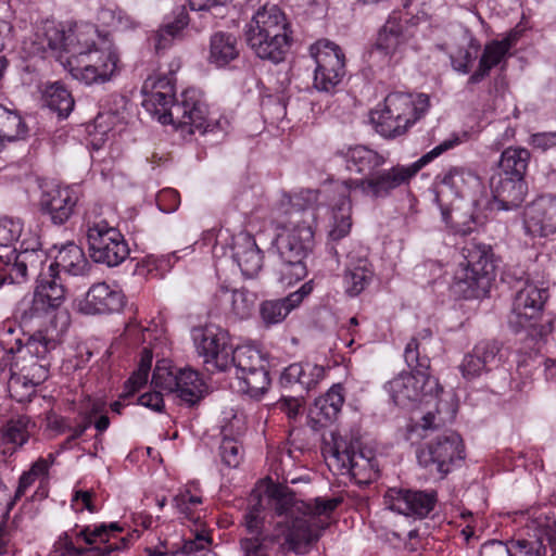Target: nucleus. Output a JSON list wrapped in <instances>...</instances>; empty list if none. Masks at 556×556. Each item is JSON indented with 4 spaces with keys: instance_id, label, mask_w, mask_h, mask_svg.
Masks as SVG:
<instances>
[{
    "instance_id": "f257e3e1",
    "label": "nucleus",
    "mask_w": 556,
    "mask_h": 556,
    "mask_svg": "<svg viewBox=\"0 0 556 556\" xmlns=\"http://www.w3.org/2000/svg\"><path fill=\"white\" fill-rule=\"evenodd\" d=\"M341 502L338 497L299 501L287 486L271 485L264 495L250 496L241 521L244 529L241 536H269L265 530L269 509L276 518L275 528L285 536L288 549L295 554H306L328 527L326 518Z\"/></svg>"
},
{
    "instance_id": "f03ea898",
    "label": "nucleus",
    "mask_w": 556,
    "mask_h": 556,
    "mask_svg": "<svg viewBox=\"0 0 556 556\" xmlns=\"http://www.w3.org/2000/svg\"><path fill=\"white\" fill-rule=\"evenodd\" d=\"M172 77L150 76L142 86V106L161 124H172L176 128L188 127L189 134L201 135L214 130L206 119L207 106L195 89H186L180 98H175Z\"/></svg>"
},
{
    "instance_id": "7ed1b4c3",
    "label": "nucleus",
    "mask_w": 556,
    "mask_h": 556,
    "mask_svg": "<svg viewBox=\"0 0 556 556\" xmlns=\"http://www.w3.org/2000/svg\"><path fill=\"white\" fill-rule=\"evenodd\" d=\"M288 215V222L273 241V252L276 255L274 275L283 287H290L305 278V258L314 247V210L292 203Z\"/></svg>"
},
{
    "instance_id": "20e7f679",
    "label": "nucleus",
    "mask_w": 556,
    "mask_h": 556,
    "mask_svg": "<svg viewBox=\"0 0 556 556\" xmlns=\"http://www.w3.org/2000/svg\"><path fill=\"white\" fill-rule=\"evenodd\" d=\"M247 43L253 53L273 64L283 62L292 46V30L277 4L261 7L245 26Z\"/></svg>"
},
{
    "instance_id": "39448f33",
    "label": "nucleus",
    "mask_w": 556,
    "mask_h": 556,
    "mask_svg": "<svg viewBox=\"0 0 556 556\" xmlns=\"http://www.w3.org/2000/svg\"><path fill=\"white\" fill-rule=\"evenodd\" d=\"M459 143L458 137L444 140L410 165H395L389 169H377L370 177L346 179L341 182L344 193L359 191L374 200L390 197L397 188L408 185L410 179L427 164ZM345 198L346 194H343Z\"/></svg>"
},
{
    "instance_id": "423d86ee",
    "label": "nucleus",
    "mask_w": 556,
    "mask_h": 556,
    "mask_svg": "<svg viewBox=\"0 0 556 556\" xmlns=\"http://www.w3.org/2000/svg\"><path fill=\"white\" fill-rule=\"evenodd\" d=\"M464 262L454 274V293L473 299L484 296L495 278V264L492 247L471 240L463 248Z\"/></svg>"
},
{
    "instance_id": "0eeeda50",
    "label": "nucleus",
    "mask_w": 556,
    "mask_h": 556,
    "mask_svg": "<svg viewBox=\"0 0 556 556\" xmlns=\"http://www.w3.org/2000/svg\"><path fill=\"white\" fill-rule=\"evenodd\" d=\"M98 29L91 24H75L67 30L61 25L47 23L42 33L35 35L30 53L46 56L47 54L61 56L63 52L71 56L67 63L72 66L74 63H80L84 54L91 52L96 48V37Z\"/></svg>"
},
{
    "instance_id": "6e6552de",
    "label": "nucleus",
    "mask_w": 556,
    "mask_h": 556,
    "mask_svg": "<svg viewBox=\"0 0 556 556\" xmlns=\"http://www.w3.org/2000/svg\"><path fill=\"white\" fill-rule=\"evenodd\" d=\"M429 109V97L391 92L384 99L383 109L371 114L378 134L387 139L403 136Z\"/></svg>"
},
{
    "instance_id": "1a4fd4ad",
    "label": "nucleus",
    "mask_w": 556,
    "mask_h": 556,
    "mask_svg": "<svg viewBox=\"0 0 556 556\" xmlns=\"http://www.w3.org/2000/svg\"><path fill=\"white\" fill-rule=\"evenodd\" d=\"M84 227L89 254L94 263L115 267L128 257L130 250L124 236L101 216L98 207L86 212Z\"/></svg>"
},
{
    "instance_id": "9d476101",
    "label": "nucleus",
    "mask_w": 556,
    "mask_h": 556,
    "mask_svg": "<svg viewBox=\"0 0 556 556\" xmlns=\"http://www.w3.org/2000/svg\"><path fill=\"white\" fill-rule=\"evenodd\" d=\"M268 363L264 354L252 345L232 349L230 368H235L238 390L253 399H261L269 389Z\"/></svg>"
},
{
    "instance_id": "9b49d317",
    "label": "nucleus",
    "mask_w": 556,
    "mask_h": 556,
    "mask_svg": "<svg viewBox=\"0 0 556 556\" xmlns=\"http://www.w3.org/2000/svg\"><path fill=\"white\" fill-rule=\"evenodd\" d=\"M325 457L329 468L339 475H350L359 481H371L379 475L378 460L374 456L356 451L353 443L342 439L334 440Z\"/></svg>"
},
{
    "instance_id": "f8f14e48",
    "label": "nucleus",
    "mask_w": 556,
    "mask_h": 556,
    "mask_svg": "<svg viewBox=\"0 0 556 556\" xmlns=\"http://www.w3.org/2000/svg\"><path fill=\"white\" fill-rule=\"evenodd\" d=\"M309 51L316 64L313 86L318 91L334 90L346 73L342 49L337 43L323 39L312 45Z\"/></svg>"
},
{
    "instance_id": "ddd939ff",
    "label": "nucleus",
    "mask_w": 556,
    "mask_h": 556,
    "mask_svg": "<svg viewBox=\"0 0 556 556\" xmlns=\"http://www.w3.org/2000/svg\"><path fill=\"white\" fill-rule=\"evenodd\" d=\"M193 340L208 372L226 371L230 368L232 345L227 330L213 324L205 325L193 329Z\"/></svg>"
},
{
    "instance_id": "4468645a",
    "label": "nucleus",
    "mask_w": 556,
    "mask_h": 556,
    "mask_svg": "<svg viewBox=\"0 0 556 556\" xmlns=\"http://www.w3.org/2000/svg\"><path fill=\"white\" fill-rule=\"evenodd\" d=\"M464 452L462 438L448 430L419 448L417 459L420 466L443 478L451 471L455 460L464 459Z\"/></svg>"
},
{
    "instance_id": "2eb2a0df",
    "label": "nucleus",
    "mask_w": 556,
    "mask_h": 556,
    "mask_svg": "<svg viewBox=\"0 0 556 556\" xmlns=\"http://www.w3.org/2000/svg\"><path fill=\"white\" fill-rule=\"evenodd\" d=\"M547 298V289L539 288L532 282H527L518 290L508 317V325L513 331L517 333L534 326L542 315Z\"/></svg>"
},
{
    "instance_id": "dca6fc26",
    "label": "nucleus",
    "mask_w": 556,
    "mask_h": 556,
    "mask_svg": "<svg viewBox=\"0 0 556 556\" xmlns=\"http://www.w3.org/2000/svg\"><path fill=\"white\" fill-rule=\"evenodd\" d=\"M397 406L407 407L427 395L437 394L439 383L431 375L402 371L386 384Z\"/></svg>"
},
{
    "instance_id": "f3484780",
    "label": "nucleus",
    "mask_w": 556,
    "mask_h": 556,
    "mask_svg": "<svg viewBox=\"0 0 556 556\" xmlns=\"http://www.w3.org/2000/svg\"><path fill=\"white\" fill-rule=\"evenodd\" d=\"M503 344L493 339L481 340L464 355L458 368L464 379L473 380L497 369L503 361Z\"/></svg>"
},
{
    "instance_id": "a211bd4d",
    "label": "nucleus",
    "mask_w": 556,
    "mask_h": 556,
    "mask_svg": "<svg viewBox=\"0 0 556 556\" xmlns=\"http://www.w3.org/2000/svg\"><path fill=\"white\" fill-rule=\"evenodd\" d=\"M84 61L71 66L74 78L87 85L108 81L117 70V54L109 49L94 48L84 54Z\"/></svg>"
},
{
    "instance_id": "6ab92c4d",
    "label": "nucleus",
    "mask_w": 556,
    "mask_h": 556,
    "mask_svg": "<svg viewBox=\"0 0 556 556\" xmlns=\"http://www.w3.org/2000/svg\"><path fill=\"white\" fill-rule=\"evenodd\" d=\"M437 501L435 491L390 489L386 495V503L391 510L418 519L427 517Z\"/></svg>"
},
{
    "instance_id": "aec40b11",
    "label": "nucleus",
    "mask_w": 556,
    "mask_h": 556,
    "mask_svg": "<svg viewBox=\"0 0 556 556\" xmlns=\"http://www.w3.org/2000/svg\"><path fill=\"white\" fill-rule=\"evenodd\" d=\"M79 190L74 186H52L42 191L39 206L52 224L63 225L74 214L79 201Z\"/></svg>"
},
{
    "instance_id": "412c9836",
    "label": "nucleus",
    "mask_w": 556,
    "mask_h": 556,
    "mask_svg": "<svg viewBox=\"0 0 556 556\" xmlns=\"http://www.w3.org/2000/svg\"><path fill=\"white\" fill-rule=\"evenodd\" d=\"M523 226L532 237L556 233V197L542 195L528 204L523 213Z\"/></svg>"
},
{
    "instance_id": "4be33fe9",
    "label": "nucleus",
    "mask_w": 556,
    "mask_h": 556,
    "mask_svg": "<svg viewBox=\"0 0 556 556\" xmlns=\"http://www.w3.org/2000/svg\"><path fill=\"white\" fill-rule=\"evenodd\" d=\"M345 401L344 387L341 383H334L321 396L314 401L308 410L307 425L318 431L321 428L337 420Z\"/></svg>"
},
{
    "instance_id": "5701e85b",
    "label": "nucleus",
    "mask_w": 556,
    "mask_h": 556,
    "mask_svg": "<svg viewBox=\"0 0 556 556\" xmlns=\"http://www.w3.org/2000/svg\"><path fill=\"white\" fill-rule=\"evenodd\" d=\"M124 305L125 296L121 290L97 282L89 288L80 308L90 315L111 314L119 312Z\"/></svg>"
},
{
    "instance_id": "b1692460",
    "label": "nucleus",
    "mask_w": 556,
    "mask_h": 556,
    "mask_svg": "<svg viewBox=\"0 0 556 556\" xmlns=\"http://www.w3.org/2000/svg\"><path fill=\"white\" fill-rule=\"evenodd\" d=\"M336 155L340 156L349 172L370 177L378 168L386 164V157L366 146H354L338 150Z\"/></svg>"
},
{
    "instance_id": "393cba45",
    "label": "nucleus",
    "mask_w": 556,
    "mask_h": 556,
    "mask_svg": "<svg viewBox=\"0 0 556 556\" xmlns=\"http://www.w3.org/2000/svg\"><path fill=\"white\" fill-rule=\"evenodd\" d=\"M232 257L247 278H254L262 270L264 255L250 233H240L233 242Z\"/></svg>"
},
{
    "instance_id": "a878e982",
    "label": "nucleus",
    "mask_w": 556,
    "mask_h": 556,
    "mask_svg": "<svg viewBox=\"0 0 556 556\" xmlns=\"http://www.w3.org/2000/svg\"><path fill=\"white\" fill-rule=\"evenodd\" d=\"M491 189L500 208L505 211L518 207L527 194L525 178L493 175Z\"/></svg>"
},
{
    "instance_id": "bb28decb",
    "label": "nucleus",
    "mask_w": 556,
    "mask_h": 556,
    "mask_svg": "<svg viewBox=\"0 0 556 556\" xmlns=\"http://www.w3.org/2000/svg\"><path fill=\"white\" fill-rule=\"evenodd\" d=\"M240 55V43L236 35L218 30L210 37L207 61L222 68L237 60Z\"/></svg>"
},
{
    "instance_id": "cd10ccee",
    "label": "nucleus",
    "mask_w": 556,
    "mask_h": 556,
    "mask_svg": "<svg viewBox=\"0 0 556 556\" xmlns=\"http://www.w3.org/2000/svg\"><path fill=\"white\" fill-rule=\"evenodd\" d=\"M432 340V331L429 328L418 331L407 342L404 349V361L412 371L430 375V357L427 345Z\"/></svg>"
},
{
    "instance_id": "c85d7f7f",
    "label": "nucleus",
    "mask_w": 556,
    "mask_h": 556,
    "mask_svg": "<svg viewBox=\"0 0 556 556\" xmlns=\"http://www.w3.org/2000/svg\"><path fill=\"white\" fill-rule=\"evenodd\" d=\"M88 267V261L84 251L75 243L71 242L61 248L55 261L49 265V271H61L72 275H84Z\"/></svg>"
},
{
    "instance_id": "c756f323",
    "label": "nucleus",
    "mask_w": 556,
    "mask_h": 556,
    "mask_svg": "<svg viewBox=\"0 0 556 556\" xmlns=\"http://www.w3.org/2000/svg\"><path fill=\"white\" fill-rule=\"evenodd\" d=\"M116 531H122L117 522L101 523L93 528L88 526L81 529L77 536L83 538L87 544L92 545L97 541L104 543L103 547L86 548L87 551L92 549V552L84 553V556H108L111 552L118 549L119 546L116 543H110V532Z\"/></svg>"
},
{
    "instance_id": "7c9ffc66",
    "label": "nucleus",
    "mask_w": 556,
    "mask_h": 556,
    "mask_svg": "<svg viewBox=\"0 0 556 556\" xmlns=\"http://www.w3.org/2000/svg\"><path fill=\"white\" fill-rule=\"evenodd\" d=\"M530 156V152L525 148L509 147L505 149L501 154L494 175L525 178Z\"/></svg>"
},
{
    "instance_id": "2f4dec72",
    "label": "nucleus",
    "mask_w": 556,
    "mask_h": 556,
    "mask_svg": "<svg viewBox=\"0 0 556 556\" xmlns=\"http://www.w3.org/2000/svg\"><path fill=\"white\" fill-rule=\"evenodd\" d=\"M372 277L374 271L371 264L367 258L351 261L343 277L346 294L349 296H356L361 294L371 282Z\"/></svg>"
},
{
    "instance_id": "473e14b6",
    "label": "nucleus",
    "mask_w": 556,
    "mask_h": 556,
    "mask_svg": "<svg viewBox=\"0 0 556 556\" xmlns=\"http://www.w3.org/2000/svg\"><path fill=\"white\" fill-rule=\"evenodd\" d=\"M301 304V295L290 293L288 296L278 300H266L260 305V315L263 323L269 327L279 324L290 314L292 309Z\"/></svg>"
},
{
    "instance_id": "72a5a7b5",
    "label": "nucleus",
    "mask_w": 556,
    "mask_h": 556,
    "mask_svg": "<svg viewBox=\"0 0 556 556\" xmlns=\"http://www.w3.org/2000/svg\"><path fill=\"white\" fill-rule=\"evenodd\" d=\"M52 311L58 309L65 300V288L59 271H49L39 275V283L35 290Z\"/></svg>"
},
{
    "instance_id": "f704fd0d",
    "label": "nucleus",
    "mask_w": 556,
    "mask_h": 556,
    "mask_svg": "<svg viewBox=\"0 0 556 556\" xmlns=\"http://www.w3.org/2000/svg\"><path fill=\"white\" fill-rule=\"evenodd\" d=\"M177 388L174 393L189 405H194L202 397L203 381L197 371L192 369H178Z\"/></svg>"
},
{
    "instance_id": "c9c22d12",
    "label": "nucleus",
    "mask_w": 556,
    "mask_h": 556,
    "mask_svg": "<svg viewBox=\"0 0 556 556\" xmlns=\"http://www.w3.org/2000/svg\"><path fill=\"white\" fill-rule=\"evenodd\" d=\"M42 99L51 111L56 112L63 118L70 115L75 105L71 92L60 81L47 86Z\"/></svg>"
},
{
    "instance_id": "e433bc0d",
    "label": "nucleus",
    "mask_w": 556,
    "mask_h": 556,
    "mask_svg": "<svg viewBox=\"0 0 556 556\" xmlns=\"http://www.w3.org/2000/svg\"><path fill=\"white\" fill-rule=\"evenodd\" d=\"M28 128L20 113L0 104V138L12 142L24 139Z\"/></svg>"
},
{
    "instance_id": "4c0bfd02",
    "label": "nucleus",
    "mask_w": 556,
    "mask_h": 556,
    "mask_svg": "<svg viewBox=\"0 0 556 556\" xmlns=\"http://www.w3.org/2000/svg\"><path fill=\"white\" fill-rule=\"evenodd\" d=\"M34 428L35 422L28 416L11 418L1 429L2 440L4 443L21 447L29 440Z\"/></svg>"
},
{
    "instance_id": "58836bf2",
    "label": "nucleus",
    "mask_w": 556,
    "mask_h": 556,
    "mask_svg": "<svg viewBox=\"0 0 556 556\" xmlns=\"http://www.w3.org/2000/svg\"><path fill=\"white\" fill-rule=\"evenodd\" d=\"M25 348L38 361L50 362V354L59 345V341L48 329H38L28 336Z\"/></svg>"
},
{
    "instance_id": "ea45409f",
    "label": "nucleus",
    "mask_w": 556,
    "mask_h": 556,
    "mask_svg": "<svg viewBox=\"0 0 556 556\" xmlns=\"http://www.w3.org/2000/svg\"><path fill=\"white\" fill-rule=\"evenodd\" d=\"M219 295L230 302L231 312L240 319H245L251 315L256 301V294L245 288L231 291L222 288Z\"/></svg>"
},
{
    "instance_id": "a19ab883",
    "label": "nucleus",
    "mask_w": 556,
    "mask_h": 556,
    "mask_svg": "<svg viewBox=\"0 0 556 556\" xmlns=\"http://www.w3.org/2000/svg\"><path fill=\"white\" fill-rule=\"evenodd\" d=\"M477 182L478 176L465 167H452L441 179V185L456 197H463L465 189Z\"/></svg>"
},
{
    "instance_id": "79ce46f5",
    "label": "nucleus",
    "mask_w": 556,
    "mask_h": 556,
    "mask_svg": "<svg viewBox=\"0 0 556 556\" xmlns=\"http://www.w3.org/2000/svg\"><path fill=\"white\" fill-rule=\"evenodd\" d=\"M48 304L43 302V300L34 292L33 299L23 304L20 314L21 324L24 326H28L34 321H41L45 318L50 317L53 313ZM41 325V323H39Z\"/></svg>"
},
{
    "instance_id": "37998d69",
    "label": "nucleus",
    "mask_w": 556,
    "mask_h": 556,
    "mask_svg": "<svg viewBox=\"0 0 556 556\" xmlns=\"http://www.w3.org/2000/svg\"><path fill=\"white\" fill-rule=\"evenodd\" d=\"M18 257L33 270H37L46 261V252L40 249V242L36 238L29 241L23 240L20 247H16Z\"/></svg>"
},
{
    "instance_id": "c03bdc74",
    "label": "nucleus",
    "mask_w": 556,
    "mask_h": 556,
    "mask_svg": "<svg viewBox=\"0 0 556 556\" xmlns=\"http://www.w3.org/2000/svg\"><path fill=\"white\" fill-rule=\"evenodd\" d=\"M302 374L300 376L299 392H308L326 377V367L312 364L301 363Z\"/></svg>"
},
{
    "instance_id": "a18cd8bd",
    "label": "nucleus",
    "mask_w": 556,
    "mask_h": 556,
    "mask_svg": "<svg viewBox=\"0 0 556 556\" xmlns=\"http://www.w3.org/2000/svg\"><path fill=\"white\" fill-rule=\"evenodd\" d=\"M401 26L395 22H388L379 33L377 46L387 53L393 52L402 42Z\"/></svg>"
},
{
    "instance_id": "49530a36",
    "label": "nucleus",
    "mask_w": 556,
    "mask_h": 556,
    "mask_svg": "<svg viewBox=\"0 0 556 556\" xmlns=\"http://www.w3.org/2000/svg\"><path fill=\"white\" fill-rule=\"evenodd\" d=\"M23 231V225L20 220L12 218L0 219V247L3 254L9 253L10 247L18 240Z\"/></svg>"
},
{
    "instance_id": "de8ad7c7",
    "label": "nucleus",
    "mask_w": 556,
    "mask_h": 556,
    "mask_svg": "<svg viewBox=\"0 0 556 556\" xmlns=\"http://www.w3.org/2000/svg\"><path fill=\"white\" fill-rule=\"evenodd\" d=\"M269 536H241L239 540L242 556H271Z\"/></svg>"
},
{
    "instance_id": "09e8293b",
    "label": "nucleus",
    "mask_w": 556,
    "mask_h": 556,
    "mask_svg": "<svg viewBox=\"0 0 556 556\" xmlns=\"http://www.w3.org/2000/svg\"><path fill=\"white\" fill-rule=\"evenodd\" d=\"M177 375L178 369L173 370L165 366L156 365L152 375V384L161 391L174 393L175 388H177Z\"/></svg>"
},
{
    "instance_id": "8fccbe9b",
    "label": "nucleus",
    "mask_w": 556,
    "mask_h": 556,
    "mask_svg": "<svg viewBox=\"0 0 556 556\" xmlns=\"http://www.w3.org/2000/svg\"><path fill=\"white\" fill-rule=\"evenodd\" d=\"M219 454L226 466L236 468L242 459V447L236 440L224 438L219 445Z\"/></svg>"
},
{
    "instance_id": "3c124183",
    "label": "nucleus",
    "mask_w": 556,
    "mask_h": 556,
    "mask_svg": "<svg viewBox=\"0 0 556 556\" xmlns=\"http://www.w3.org/2000/svg\"><path fill=\"white\" fill-rule=\"evenodd\" d=\"M508 51L498 42L493 40L485 45L479 62L483 64L486 70H492L505 60Z\"/></svg>"
},
{
    "instance_id": "603ef678",
    "label": "nucleus",
    "mask_w": 556,
    "mask_h": 556,
    "mask_svg": "<svg viewBox=\"0 0 556 556\" xmlns=\"http://www.w3.org/2000/svg\"><path fill=\"white\" fill-rule=\"evenodd\" d=\"M0 260L7 265L12 263V268L9 274L12 281L26 279L29 267L18 257V254H16V247H13L7 254L0 253Z\"/></svg>"
},
{
    "instance_id": "864d4df0",
    "label": "nucleus",
    "mask_w": 556,
    "mask_h": 556,
    "mask_svg": "<svg viewBox=\"0 0 556 556\" xmlns=\"http://www.w3.org/2000/svg\"><path fill=\"white\" fill-rule=\"evenodd\" d=\"M511 556H545L546 548L540 540H517L510 544Z\"/></svg>"
},
{
    "instance_id": "5fc2aeb1",
    "label": "nucleus",
    "mask_w": 556,
    "mask_h": 556,
    "mask_svg": "<svg viewBox=\"0 0 556 556\" xmlns=\"http://www.w3.org/2000/svg\"><path fill=\"white\" fill-rule=\"evenodd\" d=\"M350 207L346 212L339 207V213L333 214V225L329 231V237L333 241H338L349 235L352 226Z\"/></svg>"
},
{
    "instance_id": "6e6d98bb",
    "label": "nucleus",
    "mask_w": 556,
    "mask_h": 556,
    "mask_svg": "<svg viewBox=\"0 0 556 556\" xmlns=\"http://www.w3.org/2000/svg\"><path fill=\"white\" fill-rule=\"evenodd\" d=\"M53 547L52 556H84V553L92 552V549L87 551L83 547H76L67 532L59 538Z\"/></svg>"
},
{
    "instance_id": "4d7b16f0",
    "label": "nucleus",
    "mask_w": 556,
    "mask_h": 556,
    "mask_svg": "<svg viewBox=\"0 0 556 556\" xmlns=\"http://www.w3.org/2000/svg\"><path fill=\"white\" fill-rule=\"evenodd\" d=\"M98 21L113 30H123L128 27V18L112 9H101L98 13Z\"/></svg>"
},
{
    "instance_id": "13d9d810",
    "label": "nucleus",
    "mask_w": 556,
    "mask_h": 556,
    "mask_svg": "<svg viewBox=\"0 0 556 556\" xmlns=\"http://www.w3.org/2000/svg\"><path fill=\"white\" fill-rule=\"evenodd\" d=\"M302 374L301 363H293L283 368L279 377V384L283 389L299 391L300 376Z\"/></svg>"
},
{
    "instance_id": "bf43d9fd",
    "label": "nucleus",
    "mask_w": 556,
    "mask_h": 556,
    "mask_svg": "<svg viewBox=\"0 0 556 556\" xmlns=\"http://www.w3.org/2000/svg\"><path fill=\"white\" fill-rule=\"evenodd\" d=\"M174 13L173 21H169L163 24L161 27L166 29L168 33L178 37L185 27L189 24V15L185 9V7L178 8Z\"/></svg>"
},
{
    "instance_id": "052dcab7",
    "label": "nucleus",
    "mask_w": 556,
    "mask_h": 556,
    "mask_svg": "<svg viewBox=\"0 0 556 556\" xmlns=\"http://www.w3.org/2000/svg\"><path fill=\"white\" fill-rule=\"evenodd\" d=\"M157 205L159 207L166 213H172L176 211L180 204V195L178 191L175 189H164L162 190L157 198Z\"/></svg>"
},
{
    "instance_id": "680f3d73",
    "label": "nucleus",
    "mask_w": 556,
    "mask_h": 556,
    "mask_svg": "<svg viewBox=\"0 0 556 556\" xmlns=\"http://www.w3.org/2000/svg\"><path fill=\"white\" fill-rule=\"evenodd\" d=\"M50 362L39 361V363H34L26 378H28V382H24L25 387L33 388L41 382H43L49 372Z\"/></svg>"
},
{
    "instance_id": "e2e57ef3",
    "label": "nucleus",
    "mask_w": 556,
    "mask_h": 556,
    "mask_svg": "<svg viewBox=\"0 0 556 556\" xmlns=\"http://www.w3.org/2000/svg\"><path fill=\"white\" fill-rule=\"evenodd\" d=\"M513 549L502 541L485 542L480 547V556H511Z\"/></svg>"
},
{
    "instance_id": "0e129e2a",
    "label": "nucleus",
    "mask_w": 556,
    "mask_h": 556,
    "mask_svg": "<svg viewBox=\"0 0 556 556\" xmlns=\"http://www.w3.org/2000/svg\"><path fill=\"white\" fill-rule=\"evenodd\" d=\"M36 479L37 478L35 476H33L29 470L24 472L21 476L20 481H18V486H17V489L15 491L14 498L11 500L7 504V508H5L4 513H3V515L5 517L9 516V513L12 509V507L14 506L15 501L21 498L25 494V491L35 482Z\"/></svg>"
},
{
    "instance_id": "69168bd1",
    "label": "nucleus",
    "mask_w": 556,
    "mask_h": 556,
    "mask_svg": "<svg viewBox=\"0 0 556 556\" xmlns=\"http://www.w3.org/2000/svg\"><path fill=\"white\" fill-rule=\"evenodd\" d=\"M175 38L176 37L174 35H172L166 29L160 26V28L153 33L150 40L152 41L156 53H160L168 49L172 46Z\"/></svg>"
},
{
    "instance_id": "338daca9",
    "label": "nucleus",
    "mask_w": 556,
    "mask_h": 556,
    "mask_svg": "<svg viewBox=\"0 0 556 556\" xmlns=\"http://www.w3.org/2000/svg\"><path fill=\"white\" fill-rule=\"evenodd\" d=\"M148 376L149 372H142L141 369L137 368L125 383V389L127 391L124 396H129L143 387L148 381Z\"/></svg>"
},
{
    "instance_id": "774afa93",
    "label": "nucleus",
    "mask_w": 556,
    "mask_h": 556,
    "mask_svg": "<svg viewBox=\"0 0 556 556\" xmlns=\"http://www.w3.org/2000/svg\"><path fill=\"white\" fill-rule=\"evenodd\" d=\"M531 144L533 148L541 151H547L556 147V132H539L531 137Z\"/></svg>"
}]
</instances>
